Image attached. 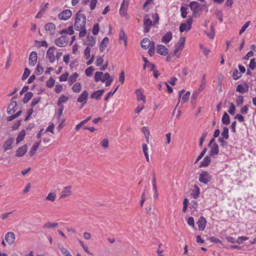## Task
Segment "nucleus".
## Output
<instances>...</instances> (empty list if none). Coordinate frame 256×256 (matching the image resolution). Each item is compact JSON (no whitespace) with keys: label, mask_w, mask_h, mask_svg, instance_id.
<instances>
[{"label":"nucleus","mask_w":256,"mask_h":256,"mask_svg":"<svg viewBox=\"0 0 256 256\" xmlns=\"http://www.w3.org/2000/svg\"><path fill=\"white\" fill-rule=\"evenodd\" d=\"M128 5V0H124L120 9V14L122 16H125L127 14V9Z\"/></svg>","instance_id":"7"},{"label":"nucleus","mask_w":256,"mask_h":256,"mask_svg":"<svg viewBox=\"0 0 256 256\" xmlns=\"http://www.w3.org/2000/svg\"><path fill=\"white\" fill-rule=\"evenodd\" d=\"M119 39L120 41H122L124 42V44L126 45L127 42V38L124 31L122 30H120V32Z\"/></svg>","instance_id":"35"},{"label":"nucleus","mask_w":256,"mask_h":256,"mask_svg":"<svg viewBox=\"0 0 256 256\" xmlns=\"http://www.w3.org/2000/svg\"><path fill=\"white\" fill-rule=\"evenodd\" d=\"M192 18H188L186 20V23H182L180 26V31L181 32H184L185 30H190L192 28Z\"/></svg>","instance_id":"5"},{"label":"nucleus","mask_w":256,"mask_h":256,"mask_svg":"<svg viewBox=\"0 0 256 256\" xmlns=\"http://www.w3.org/2000/svg\"><path fill=\"white\" fill-rule=\"evenodd\" d=\"M184 40L180 44H176L175 48L174 50V53L175 55H177L179 52L182 50V49L184 48Z\"/></svg>","instance_id":"30"},{"label":"nucleus","mask_w":256,"mask_h":256,"mask_svg":"<svg viewBox=\"0 0 256 256\" xmlns=\"http://www.w3.org/2000/svg\"><path fill=\"white\" fill-rule=\"evenodd\" d=\"M248 90V84H245L244 86L242 84H238L236 86V91L240 92L241 94H244L247 92Z\"/></svg>","instance_id":"24"},{"label":"nucleus","mask_w":256,"mask_h":256,"mask_svg":"<svg viewBox=\"0 0 256 256\" xmlns=\"http://www.w3.org/2000/svg\"><path fill=\"white\" fill-rule=\"evenodd\" d=\"M212 180V176L206 171H202L199 175L198 180L201 183L206 184Z\"/></svg>","instance_id":"2"},{"label":"nucleus","mask_w":256,"mask_h":256,"mask_svg":"<svg viewBox=\"0 0 256 256\" xmlns=\"http://www.w3.org/2000/svg\"><path fill=\"white\" fill-rule=\"evenodd\" d=\"M28 150V146L26 144H24L21 147H20L16 152V156L17 157H20L23 156Z\"/></svg>","instance_id":"12"},{"label":"nucleus","mask_w":256,"mask_h":256,"mask_svg":"<svg viewBox=\"0 0 256 256\" xmlns=\"http://www.w3.org/2000/svg\"><path fill=\"white\" fill-rule=\"evenodd\" d=\"M197 224L200 230H204L206 225V218L204 217L201 216L197 222Z\"/></svg>","instance_id":"19"},{"label":"nucleus","mask_w":256,"mask_h":256,"mask_svg":"<svg viewBox=\"0 0 256 256\" xmlns=\"http://www.w3.org/2000/svg\"><path fill=\"white\" fill-rule=\"evenodd\" d=\"M5 240L10 244H12L15 240V236L14 232H8L5 235Z\"/></svg>","instance_id":"15"},{"label":"nucleus","mask_w":256,"mask_h":256,"mask_svg":"<svg viewBox=\"0 0 256 256\" xmlns=\"http://www.w3.org/2000/svg\"><path fill=\"white\" fill-rule=\"evenodd\" d=\"M58 248L60 250L62 253L65 256L69 254L70 252L65 248L62 245L58 246Z\"/></svg>","instance_id":"58"},{"label":"nucleus","mask_w":256,"mask_h":256,"mask_svg":"<svg viewBox=\"0 0 256 256\" xmlns=\"http://www.w3.org/2000/svg\"><path fill=\"white\" fill-rule=\"evenodd\" d=\"M86 23V16L84 14L80 13L79 10L76 14L74 22V28L76 30H80L85 27Z\"/></svg>","instance_id":"1"},{"label":"nucleus","mask_w":256,"mask_h":256,"mask_svg":"<svg viewBox=\"0 0 256 256\" xmlns=\"http://www.w3.org/2000/svg\"><path fill=\"white\" fill-rule=\"evenodd\" d=\"M58 226V224L57 222H53L51 223L50 222H47L46 223L42 226L43 228H52L56 227Z\"/></svg>","instance_id":"37"},{"label":"nucleus","mask_w":256,"mask_h":256,"mask_svg":"<svg viewBox=\"0 0 256 256\" xmlns=\"http://www.w3.org/2000/svg\"><path fill=\"white\" fill-rule=\"evenodd\" d=\"M222 76H219L218 78V82L217 84V88L218 89V92H222Z\"/></svg>","instance_id":"47"},{"label":"nucleus","mask_w":256,"mask_h":256,"mask_svg":"<svg viewBox=\"0 0 256 256\" xmlns=\"http://www.w3.org/2000/svg\"><path fill=\"white\" fill-rule=\"evenodd\" d=\"M224 140L225 138L222 137H220L218 138L219 142L220 143V146L222 148H226L228 146V142Z\"/></svg>","instance_id":"44"},{"label":"nucleus","mask_w":256,"mask_h":256,"mask_svg":"<svg viewBox=\"0 0 256 256\" xmlns=\"http://www.w3.org/2000/svg\"><path fill=\"white\" fill-rule=\"evenodd\" d=\"M109 39L108 37H105L102 40V42H101L100 50L101 51H104L106 47L107 46V45L108 43Z\"/></svg>","instance_id":"28"},{"label":"nucleus","mask_w":256,"mask_h":256,"mask_svg":"<svg viewBox=\"0 0 256 256\" xmlns=\"http://www.w3.org/2000/svg\"><path fill=\"white\" fill-rule=\"evenodd\" d=\"M88 96V92L86 90H84L78 97L77 102H82L83 104H85L86 102Z\"/></svg>","instance_id":"10"},{"label":"nucleus","mask_w":256,"mask_h":256,"mask_svg":"<svg viewBox=\"0 0 256 256\" xmlns=\"http://www.w3.org/2000/svg\"><path fill=\"white\" fill-rule=\"evenodd\" d=\"M14 139L12 138H10L8 139L3 144V148L4 151L6 152L8 150H11L12 148V144L14 142Z\"/></svg>","instance_id":"18"},{"label":"nucleus","mask_w":256,"mask_h":256,"mask_svg":"<svg viewBox=\"0 0 256 256\" xmlns=\"http://www.w3.org/2000/svg\"><path fill=\"white\" fill-rule=\"evenodd\" d=\"M37 53L35 52H32L29 56L30 64H36L37 62Z\"/></svg>","instance_id":"23"},{"label":"nucleus","mask_w":256,"mask_h":256,"mask_svg":"<svg viewBox=\"0 0 256 256\" xmlns=\"http://www.w3.org/2000/svg\"><path fill=\"white\" fill-rule=\"evenodd\" d=\"M236 106L233 103H230L228 112L230 114L234 116L235 114Z\"/></svg>","instance_id":"46"},{"label":"nucleus","mask_w":256,"mask_h":256,"mask_svg":"<svg viewBox=\"0 0 256 256\" xmlns=\"http://www.w3.org/2000/svg\"><path fill=\"white\" fill-rule=\"evenodd\" d=\"M181 16L183 18L186 17L188 12L186 11V8L184 6L180 8Z\"/></svg>","instance_id":"60"},{"label":"nucleus","mask_w":256,"mask_h":256,"mask_svg":"<svg viewBox=\"0 0 256 256\" xmlns=\"http://www.w3.org/2000/svg\"><path fill=\"white\" fill-rule=\"evenodd\" d=\"M119 86H118L114 90V92H109L107 94L106 96L104 97V100L106 101L108 100L109 98L110 97V96H112L114 94V93L116 92V90H118V88Z\"/></svg>","instance_id":"49"},{"label":"nucleus","mask_w":256,"mask_h":256,"mask_svg":"<svg viewBox=\"0 0 256 256\" xmlns=\"http://www.w3.org/2000/svg\"><path fill=\"white\" fill-rule=\"evenodd\" d=\"M190 7L194 13H198L201 10V4L198 2L193 1L190 2Z\"/></svg>","instance_id":"8"},{"label":"nucleus","mask_w":256,"mask_h":256,"mask_svg":"<svg viewBox=\"0 0 256 256\" xmlns=\"http://www.w3.org/2000/svg\"><path fill=\"white\" fill-rule=\"evenodd\" d=\"M244 102V96H239L236 100V104L237 106H242Z\"/></svg>","instance_id":"51"},{"label":"nucleus","mask_w":256,"mask_h":256,"mask_svg":"<svg viewBox=\"0 0 256 256\" xmlns=\"http://www.w3.org/2000/svg\"><path fill=\"white\" fill-rule=\"evenodd\" d=\"M68 39L66 36H62L56 40L55 44L59 47H64L68 44Z\"/></svg>","instance_id":"4"},{"label":"nucleus","mask_w":256,"mask_h":256,"mask_svg":"<svg viewBox=\"0 0 256 256\" xmlns=\"http://www.w3.org/2000/svg\"><path fill=\"white\" fill-rule=\"evenodd\" d=\"M188 224L192 226L193 228L194 227V218L192 216H190L188 218L187 220Z\"/></svg>","instance_id":"62"},{"label":"nucleus","mask_w":256,"mask_h":256,"mask_svg":"<svg viewBox=\"0 0 256 256\" xmlns=\"http://www.w3.org/2000/svg\"><path fill=\"white\" fill-rule=\"evenodd\" d=\"M190 96V92L188 91L186 92L182 96V102H186L189 98Z\"/></svg>","instance_id":"64"},{"label":"nucleus","mask_w":256,"mask_h":256,"mask_svg":"<svg viewBox=\"0 0 256 256\" xmlns=\"http://www.w3.org/2000/svg\"><path fill=\"white\" fill-rule=\"evenodd\" d=\"M33 93L32 92H26L22 99V102L24 104H26L32 97Z\"/></svg>","instance_id":"34"},{"label":"nucleus","mask_w":256,"mask_h":256,"mask_svg":"<svg viewBox=\"0 0 256 256\" xmlns=\"http://www.w3.org/2000/svg\"><path fill=\"white\" fill-rule=\"evenodd\" d=\"M94 71V68L92 66H90L87 68L85 70V73L86 76H90Z\"/></svg>","instance_id":"50"},{"label":"nucleus","mask_w":256,"mask_h":256,"mask_svg":"<svg viewBox=\"0 0 256 256\" xmlns=\"http://www.w3.org/2000/svg\"><path fill=\"white\" fill-rule=\"evenodd\" d=\"M74 33L72 25L69 26L68 29L64 30L60 32V34H68L70 35H72Z\"/></svg>","instance_id":"40"},{"label":"nucleus","mask_w":256,"mask_h":256,"mask_svg":"<svg viewBox=\"0 0 256 256\" xmlns=\"http://www.w3.org/2000/svg\"><path fill=\"white\" fill-rule=\"evenodd\" d=\"M156 51L157 53L160 55L166 56L168 54V48L164 46L162 44H158L157 46Z\"/></svg>","instance_id":"13"},{"label":"nucleus","mask_w":256,"mask_h":256,"mask_svg":"<svg viewBox=\"0 0 256 256\" xmlns=\"http://www.w3.org/2000/svg\"><path fill=\"white\" fill-rule=\"evenodd\" d=\"M142 132L144 134L146 138V142L148 143L149 142V138H150V131H149L148 128L147 127H146V126H144L142 128Z\"/></svg>","instance_id":"39"},{"label":"nucleus","mask_w":256,"mask_h":256,"mask_svg":"<svg viewBox=\"0 0 256 256\" xmlns=\"http://www.w3.org/2000/svg\"><path fill=\"white\" fill-rule=\"evenodd\" d=\"M55 80L52 78H50L47 81L46 85L48 88H51L54 84Z\"/></svg>","instance_id":"53"},{"label":"nucleus","mask_w":256,"mask_h":256,"mask_svg":"<svg viewBox=\"0 0 256 256\" xmlns=\"http://www.w3.org/2000/svg\"><path fill=\"white\" fill-rule=\"evenodd\" d=\"M56 48L54 47H50L48 50L46 52V58L49 60L50 63L54 62L56 57L54 56V52Z\"/></svg>","instance_id":"6"},{"label":"nucleus","mask_w":256,"mask_h":256,"mask_svg":"<svg viewBox=\"0 0 256 256\" xmlns=\"http://www.w3.org/2000/svg\"><path fill=\"white\" fill-rule=\"evenodd\" d=\"M200 194V189L199 187L196 184H194L193 189L191 190L190 195L194 199H196L199 197Z\"/></svg>","instance_id":"14"},{"label":"nucleus","mask_w":256,"mask_h":256,"mask_svg":"<svg viewBox=\"0 0 256 256\" xmlns=\"http://www.w3.org/2000/svg\"><path fill=\"white\" fill-rule=\"evenodd\" d=\"M103 73L100 72H96L95 73L94 75V80L96 82H98L99 81H102V77Z\"/></svg>","instance_id":"43"},{"label":"nucleus","mask_w":256,"mask_h":256,"mask_svg":"<svg viewBox=\"0 0 256 256\" xmlns=\"http://www.w3.org/2000/svg\"><path fill=\"white\" fill-rule=\"evenodd\" d=\"M136 95V100L138 101H140V100H143L144 102L146 101L145 98V96L144 94L142 92L141 89H138L135 92Z\"/></svg>","instance_id":"27"},{"label":"nucleus","mask_w":256,"mask_h":256,"mask_svg":"<svg viewBox=\"0 0 256 256\" xmlns=\"http://www.w3.org/2000/svg\"><path fill=\"white\" fill-rule=\"evenodd\" d=\"M30 72V70H29V69L26 68L24 69V72L22 78V80H24L26 78H27L29 76Z\"/></svg>","instance_id":"52"},{"label":"nucleus","mask_w":256,"mask_h":256,"mask_svg":"<svg viewBox=\"0 0 256 256\" xmlns=\"http://www.w3.org/2000/svg\"><path fill=\"white\" fill-rule=\"evenodd\" d=\"M141 46L144 49H148L150 46H152V42L150 41V40L147 38H144L140 42Z\"/></svg>","instance_id":"21"},{"label":"nucleus","mask_w":256,"mask_h":256,"mask_svg":"<svg viewBox=\"0 0 256 256\" xmlns=\"http://www.w3.org/2000/svg\"><path fill=\"white\" fill-rule=\"evenodd\" d=\"M17 106V103L16 101L12 102L8 105L7 109V112L8 114H10L14 112L16 110V107Z\"/></svg>","instance_id":"17"},{"label":"nucleus","mask_w":256,"mask_h":256,"mask_svg":"<svg viewBox=\"0 0 256 256\" xmlns=\"http://www.w3.org/2000/svg\"><path fill=\"white\" fill-rule=\"evenodd\" d=\"M72 90L74 92H80L82 90V85L80 82H76L75 84L72 88Z\"/></svg>","instance_id":"41"},{"label":"nucleus","mask_w":256,"mask_h":256,"mask_svg":"<svg viewBox=\"0 0 256 256\" xmlns=\"http://www.w3.org/2000/svg\"><path fill=\"white\" fill-rule=\"evenodd\" d=\"M21 121H22L21 120H18L16 122H14V124L12 125V129L13 130H17L21 124Z\"/></svg>","instance_id":"61"},{"label":"nucleus","mask_w":256,"mask_h":256,"mask_svg":"<svg viewBox=\"0 0 256 256\" xmlns=\"http://www.w3.org/2000/svg\"><path fill=\"white\" fill-rule=\"evenodd\" d=\"M104 92V90H98L93 92L90 95V98L92 99H96V100H100L101 96Z\"/></svg>","instance_id":"20"},{"label":"nucleus","mask_w":256,"mask_h":256,"mask_svg":"<svg viewBox=\"0 0 256 256\" xmlns=\"http://www.w3.org/2000/svg\"><path fill=\"white\" fill-rule=\"evenodd\" d=\"M248 237L244 236H239L237 238V240H236V242L238 244H241L244 241H246V240H248Z\"/></svg>","instance_id":"56"},{"label":"nucleus","mask_w":256,"mask_h":256,"mask_svg":"<svg viewBox=\"0 0 256 256\" xmlns=\"http://www.w3.org/2000/svg\"><path fill=\"white\" fill-rule=\"evenodd\" d=\"M222 123L226 125H228L230 123V118L228 114L226 112H224L222 119Z\"/></svg>","instance_id":"31"},{"label":"nucleus","mask_w":256,"mask_h":256,"mask_svg":"<svg viewBox=\"0 0 256 256\" xmlns=\"http://www.w3.org/2000/svg\"><path fill=\"white\" fill-rule=\"evenodd\" d=\"M48 5V4L46 3L44 5V8H43L42 6H40V11L38 12L36 14V18H41V16H42V15L44 14V12L47 8Z\"/></svg>","instance_id":"38"},{"label":"nucleus","mask_w":256,"mask_h":256,"mask_svg":"<svg viewBox=\"0 0 256 256\" xmlns=\"http://www.w3.org/2000/svg\"><path fill=\"white\" fill-rule=\"evenodd\" d=\"M212 158L210 156H206L204 157V158L203 159L202 161H201L200 164L199 166L200 168L202 167H204L208 166L210 162H211Z\"/></svg>","instance_id":"22"},{"label":"nucleus","mask_w":256,"mask_h":256,"mask_svg":"<svg viewBox=\"0 0 256 256\" xmlns=\"http://www.w3.org/2000/svg\"><path fill=\"white\" fill-rule=\"evenodd\" d=\"M206 136H207L206 132H205L202 134L200 138V146H202L206 138Z\"/></svg>","instance_id":"59"},{"label":"nucleus","mask_w":256,"mask_h":256,"mask_svg":"<svg viewBox=\"0 0 256 256\" xmlns=\"http://www.w3.org/2000/svg\"><path fill=\"white\" fill-rule=\"evenodd\" d=\"M44 28L46 32L50 34H53L56 32V26L52 22L46 24L44 26Z\"/></svg>","instance_id":"11"},{"label":"nucleus","mask_w":256,"mask_h":256,"mask_svg":"<svg viewBox=\"0 0 256 256\" xmlns=\"http://www.w3.org/2000/svg\"><path fill=\"white\" fill-rule=\"evenodd\" d=\"M41 143V140H40L39 142H36L32 146V148L30 151V156H33L38 150V146H40Z\"/></svg>","instance_id":"25"},{"label":"nucleus","mask_w":256,"mask_h":256,"mask_svg":"<svg viewBox=\"0 0 256 256\" xmlns=\"http://www.w3.org/2000/svg\"><path fill=\"white\" fill-rule=\"evenodd\" d=\"M222 138H225V140H228L229 138V134H228V128L227 127H224L223 128L222 132L221 134Z\"/></svg>","instance_id":"42"},{"label":"nucleus","mask_w":256,"mask_h":256,"mask_svg":"<svg viewBox=\"0 0 256 256\" xmlns=\"http://www.w3.org/2000/svg\"><path fill=\"white\" fill-rule=\"evenodd\" d=\"M56 198V194L54 193H50L46 197V200H50L52 202L54 201Z\"/></svg>","instance_id":"48"},{"label":"nucleus","mask_w":256,"mask_h":256,"mask_svg":"<svg viewBox=\"0 0 256 256\" xmlns=\"http://www.w3.org/2000/svg\"><path fill=\"white\" fill-rule=\"evenodd\" d=\"M70 186H66L64 188L63 190L62 191V194L60 196V198L66 197L70 194Z\"/></svg>","instance_id":"36"},{"label":"nucleus","mask_w":256,"mask_h":256,"mask_svg":"<svg viewBox=\"0 0 256 256\" xmlns=\"http://www.w3.org/2000/svg\"><path fill=\"white\" fill-rule=\"evenodd\" d=\"M68 72H66L62 74L59 78L60 82H65L68 78Z\"/></svg>","instance_id":"63"},{"label":"nucleus","mask_w":256,"mask_h":256,"mask_svg":"<svg viewBox=\"0 0 256 256\" xmlns=\"http://www.w3.org/2000/svg\"><path fill=\"white\" fill-rule=\"evenodd\" d=\"M78 76V74L75 72L72 75L70 76L69 78H68V82L70 84V85H72L73 84L74 82H76V79Z\"/></svg>","instance_id":"33"},{"label":"nucleus","mask_w":256,"mask_h":256,"mask_svg":"<svg viewBox=\"0 0 256 256\" xmlns=\"http://www.w3.org/2000/svg\"><path fill=\"white\" fill-rule=\"evenodd\" d=\"M211 148L209 151V154L210 156L214 157L215 156L218 154V146L216 143L213 144V145H211Z\"/></svg>","instance_id":"16"},{"label":"nucleus","mask_w":256,"mask_h":256,"mask_svg":"<svg viewBox=\"0 0 256 256\" xmlns=\"http://www.w3.org/2000/svg\"><path fill=\"white\" fill-rule=\"evenodd\" d=\"M242 76V74L240 72H239L238 70L236 69L234 71L232 78L234 80H237L240 78Z\"/></svg>","instance_id":"45"},{"label":"nucleus","mask_w":256,"mask_h":256,"mask_svg":"<svg viewBox=\"0 0 256 256\" xmlns=\"http://www.w3.org/2000/svg\"><path fill=\"white\" fill-rule=\"evenodd\" d=\"M99 32V24L98 23L94 24L92 32L94 35H97Z\"/></svg>","instance_id":"55"},{"label":"nucleus","mask_w":256,"mask_h":256,"mask_svg":"<svg viewBox=\"0 0 256 256\" xmlns=\"http://www.w3.org/2000/svg\"><path fill=\"white\" fill-rule=\"evenodd\" d=\"M26 131L24 130H22L19 132L16 139V144H18L20 142L24 140L26 136Z\"/></svg>","instance_id":"32"},{"label":"nucleus","mask_w":256,"mask_h":256,"mask_svg":"<svg viewBox=\"0 0 256 256\" xmlns=\"http://www.w3.org/2000/svg\"><path fill=\"white\" fill-rule=\"evenodd\" d=\"M86 44L89 46H93L96 44L95 38L93 36H88Z\"/></svg>","instance_id":"29"},{"label":"nucleus","mask_w":256,"mask_h":256,"mask_svg":"<svg viewBox=\"0 0 256 256\" xmlns=\"http://www.w3.org/2000/svg\"><path fill=\"white\" fill-rule=\"evenodd\" d=\"M172 38V33L170 32H168L162 38V42L165 44L169 42Z\"/></svg>","instance_id":"26"},{"label":"nucleus","mask_w":256,"mask_h":256,"mask_svg":"<svg viewBox=\"0 0 256 256\" xmlns=\"http://www.w3.org/2000/svg\"><path fill=\"white\" fill-rule=\"evenodd\" d=\"M152 24V20L148 17V15H146L144 18V32L146 33L149 32Z\"/></svg>","instance_id":"3"},{"label":"nucleus","mask_w":256,"mask_h":256,"mask_svg":"<svg viewBox=\"0 0 256 256\" xmlns=\"http://www.w3.org/2000/svg\"><path fill=\"white\" fill-rule=\"evenodd\" d=\"M149 50H148V53L150 56H152L154 54L155 51V47H154V43L152 42V46H150Z\"/></svg>","instance_id":"54"},{"label":"nucleus","mask_w":256,"mask_h":256,"mask_svg":"<svg viewBox=\"0 0 256 256\" xmlns=\"http://www.w3.org/2000/svg\"><path fill=\"white\" fill-rule=\"evenodd\" d=\"M250 23V22L248 21L243 25V26H242L241 29L240 30V32H239L240 34H241L246 30L249 26Z\"/></svg>","instance_id":"57"},{"label":"nucleus","mask_w":256,"mask_h":256,"mask_svg":"<svg viewBox=\"0 0 256 256\" xmlns=\"http://www.w3.org/2000/svg\"><path fill=\"white\" fill-rule=\"evenodd\" d=\"M72 16V12L70 10H66L61 12L58 17L60 20H67Z\"/></svg>","instance_id":"9"}]
</instances>
